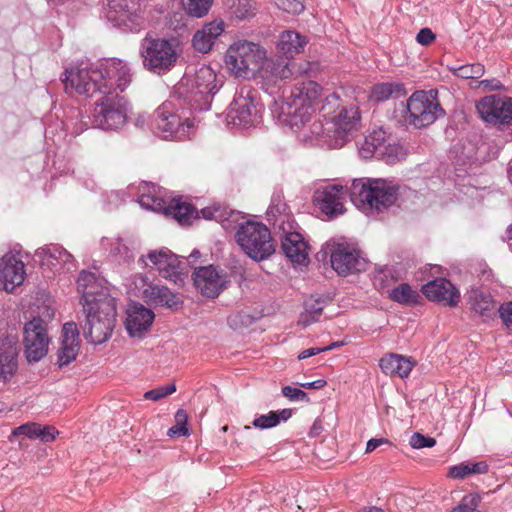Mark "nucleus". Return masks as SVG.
<instances>
[{
    "label": "nucleus",
    "mask_w": 512,
    "mask_h": 512,
    "mask_svg": "<svg viewBox=\"0 0 512 512\" xmlns=\"http://www.w3.org/2000/svg\"><path fill=\"white\" fill-rule=\"evenodd\" d=\"M385 132L382 129L374 130L368 136L360 148V154L363 158H371L382 153L383 147L386 145Z\"/></svg>",
    "instance_id": "58836bf2"
},
{
    "label": "nucleus",
    "mask_w": 512,
    "mask_h": 512,
    "mask_svg": "<svg viewBox=\"0 0 512 512\" xmlns=\"http://www.w3.org/2000/svg\"><path fill=\"white\" fill-rule=\"evenodd\" d=\"M471 310L483 319H490L496 314V302L492 295L482 289H471L468 294Z\"/></svg>",
    "instance_id": "7c9ffc66"
},
{
    "label": "nucleus",
    "mask_w": 512,
    "mask_h": 512,
    "mask_svg": "<svg viewBox=\"0 0 512 512\" xmlns=\"http://www.w3.org/2000/svg\"><path fill=\"white\" fill-rule=\"evenodd\" d=\"M220 86L214 70L202 66L193 75H185L176 86L174 94L188 103L191 109L208 110Z\"/></svg>",
    "instance_id": "20e7f679"
},
{
    "label": "nucleus",
    "mask_w": 512,
    "mask_h": 512,
    "mask_svg": "<svg viewBox=\"0 0 512 512\" xmlns=\"http://www.w3.org/2000/svg\"><path fill=\"white\" fill-rule=\"evenodd\" d=\"M449 70L457 77L463 79H479L485 72L484 65L481 63L465 64L461 66H451Z\"/></svg>",
    "instance_id": "a19ab883"
},
{
    "label": "nucleus",
    "mask_w": 512,
    "mask_h": 512,
    "mask_svg": "<svg viewBox=\"0 0 512 512\" xmlns=\"http://www.w3.org/2000/svg\"><path fill=\"white\" fill-rule=\"evenodd\" d=\"M176 425L168 431L170 436H188L189 429L187 427L188 415L185 410L179 409L175 414Z\"/></svg>",
    "instance_id": "49530a36"
},
{
    "label": "nucleus",
    "mask_w": 512,
    "mask_h": 512,
    "mask_svg": "<svg viewBox=\"0 0 512 512\" xmlns=\"http://www.w3.org/2000/svg\"><path fill=\"white\" fill-rule=\"evenodd\" d=\"M282 394L284 397L288 398L291 401L309 402L310 400L306 392L292 386H284L282 388Z\"/></svg>",
    "instance_id": "4d7b16f0"
},
{
    "label": "nucleus",
    "mask_w": 512,
    "mask_h": 512,
    "mask_svg": "<svg viewBox=\"0 0 512 512\" xmlns=\"http://www.w3.org/2000/svg\"><path fill=\"white\" fill-rule=\"evenodd\" d=\"M471 474H485L488 472L489 466L485 461L469 462Z\"/></svg>",
    "instance_id": "e2e57ef3"
},
{
    "label": "nucleus",
    "mask_w": 512,
    "mask_h": 512,
    "mask_svg": "<svg viewBox=\"0 0 512 512\" xmlns=\"http://www.w3.org/2000/svg\"><path fill=\"white\" fill-rule=\"evenodd\" d=\"M360 111L354 104L342 107L337 114L332 117V128L327 129L333 135V147H342L349 136L358 129L360 125Z\"/></svg>",
    "instance_id": "f3484780"
},
{
    "label": "nucleus",
    "mask_w": 512,
    "mask_h": 512,
    "mask_svg": "<svg viewBox=\"0 0 512 512\" xmlns=\"http://www.w3.org/2000/svg\"><path fill=\"white\" fill-rule=\"evenodd\" d=\"M397 191V185L385 179H356L349 189L338 184L317 189L313 201L322 213L333 218L344 213L343 202L348 194L357 207L381 212L394 204Z\"/></svg>",
    "instance_id": "f257e3e1"
},
{
    "label": "nucleus",
    "mask_w": 512,
    "mask_h": 512,
    "mask_svg": "<svg viewBox=\"0 0 512 512\" xmlns=\"http://www.w3.org/2000/svg\"><path fill=\"white\" fill-rule=\"evenodd\" d=\"M58 431L52 426H42L38 423H26L12 431L13 436L24 435L30 439H39L41 442H50L55 439Z\"/></svg>",
    "instance_id": "473e14b6"
},
{
    "label": "nucleus",
    "mask_w": 512,
    "mask_h": 512,
    "mask_svg": "<svg viewBox=\"0 0 512 512\" xmlns=\"http://www.w3.org/2000/svg\"><path fill=\"white\" fill-rule=\"evenodd\" d=\"M306 66H309V64L307 63ZM267 70L270 72L271 76L276 79L284 80L295 74L307 73L309 68L296 69V64L293 61H287L281 57H277L267 63Z\"/></svg>",
    "instance_id": "c9c22d12"
},
{
    "label": "nucleus",
    "mask_w": 512,
    "mask_h": 512,
    "mask_svg": "<svg viewBox=\"0 0 512 512\" xmlns=\"http://www.w3.org/2000/svg\"><path fill=\"white\" fill-rule=\"evenodd\" d=\"M231 9L234 16L238 19H246L254 15L252 0H235Z\"/></svg>",
    "instance_id": "de8ad7c7"
},
{
    "label": "nucleus",
    "mask_w": 512,
    "mask_h": 512,
    "mask_svg": "<svg viewBox=\"0 0 512 512\" xmlns=\"http://www.w3.org/2000/svg\"><path fill=\"white\" fill-rule=\"evenodd\" d=\"M480 85L483 86V87H486V88H489L490 90H500L502 89L503 85L501 84L500 81L498 80H482L480 82Z\"/></svg>",
    "instance_id": "338daca9"
},
{
    "label": "nucleus",
    "mask_w": 512,
    "mask_h": 512,
    "mask_svg": "<svg viewBox=\"0 0 512 512\" xmlns=\"http://www.w3.org/2000/svg\"><path fill=\"white\" fill-rule=\"evenodd\" d=\"M77 290L81 293L83 308L104 307V303L116 306L115 298L110 294L106 280L96 272L83 270L77 279Z\"/></svg>",
    "instance_id": "4468645a"
},
{
    "label": "nucleus",
    "mask_w": 512,
    "mask_h": 512,
    "mask_svg": "<svg viewBox=\"0 0 512 512\" xmlns=\"http://www.w3.org/2000/svg\"><path fill=\"white\" fill-rule=\"evenodd\" d=\"M389 298L401 305H414L419 302V293L412 289L408 283H400L389 291Z\"/></svg>",
    "instance_id": "ea45409f"
},
{
    "label": "nucleus",
    "mask_w": 512,
    "mask_h": 512,
    "mask_svg": "<svg viewBox=\"0 0 512 512\" xmlns=\"http://www.w3.org/2000/svg\"><path fill=\"white\" fill-rule=\"evenodd\" d=\"M416 40L419 44L427 46L435 40V34L430 28H422L418 32Z\"/></svg>",
    "instance_id": "680f3d73"
},
{
    "label": "nucleus",
    "mask_w": 512,
    "mask_h": 512,
    "mask_svg": "<svg viewBox=\"0 0 512 512\" xmlns=\"http://www.w3.org/2000/svg\"><path fill=\"white\" fill-rule=\"evenodd\" d=\"M468 475H471L469 462L451 466L448 471V476L454 479H463Z\"/></svg>",
    "instance_id": "13d9d810"
},
{
    "label": "nucleus",
    "mask_w": 512,
    "mask_h": 512,
    "mask_svg": "<svg viewBox=\"0 0 512 512\" xmlns=\"http://www.w3.org/2000/svg\"><path fill=\"white\" fill-rule=\"evenodd\" d=\"M129 110L125 96L102 95L95 104L93 124L102 130H118L126 124Z\"/></svg>",
    "instance_id": "9d476101"
},
{
    "label": "nucleus",
    "mask_w": 512,
    "mask_h": 512,
    "mask_svg": "<svg viewBox=\"0 0 512 512\" xmlns=\"http://www.w3.org/2000/svg\"><path fill=\"white\" fill-rule=\"evenodd\" d=\"M19 349L17 342L10 338L0 342V381H10L18 370Z\"/></svg>",
    "instance_id": "393cba45"
},
{
    "label": "nucleus",
    "mask_w": 512,
    "mask_h": 512,
    "mask_svg": "<svg viewBox=\"0 0 512 512\" xmlns=\"http://www.w3.org/2000/svg\"><path fill=\"white\" fill-rule=\"evenodd\" d=\"M236 242L252 259L262 261L275 252L271 232L266 225L256 221H246L238 226Z\"/></svg>",
    "instance_id": "423d86ee"
},
{
    "label": "nucleus",
    "mask_w": 512,
    "mask_h": 512,
    "mask_svg": "<svg viewBox=\"0 0 512 512\" xmlns=\"http://www.w3.org/2000/svg\"><path fill=\"white\" fill-rule=\"evenodd\" d=\"M423 294L434 302L455 307L460 301L459 290L447 279L437 278L422 286Z\"/></svg>",
    "instance_id": "5701e85b"
},
{
    "label": "nucleus",
    "mask_w": 512,
    "mask_h": 512,
    "mask_svg": "<svg viewBox=\"0 0 512 512\" xmlns=\"http://www.w3.org/2000/svg\"><path fill=\"white\" fill-rule=\"evenodd\" d=\"M43 310L44 318L34 316L23 327L24 352L29 363L40 361L48 353V321L54 317V310L49 307Z\"/></svg>",
    "instance_id": "0eeeda50"
},
{
    "label": "nucleus",
    "mask_w": 512,
    "mask_h": 512,
    "mask_svg": "<svg viewBox=\"0 0 512 512\" xmlns=\"http://www.w3.org/2000/svg\"><path fill=\"white\" fill-rule=\"evenodd\" d=\"M224 32V22L212 21L197 30L192 38L193 48L202 54L211 51L216 39Z\"/></svg>",
    "instance_id": "bb28decb"
},
{
    "label": "nucleus",
    "mask_w": 512,
    "mask_h": 512,
    "mask_svg": "<svg viewBox=\"0 0 512 512\" xmlns=\"http://www.w3.org/2000/svg\"><path fill=\"white\" fill-rule=\"evenodd\" d=\"M212 3L213 0H182L186 12L196 18L205 16L209 12Z\"/></svg>",
    "instance_id": "79ce46f5"
},
{
    "label": "nucleus",
    "mask_w": 512,
    "mask_h": 512,
    "mask_svg": "<svg viewBox=\"0 0 512 512\" xmlns=\"http://www.w3.org/2000/svg\"><path fill=\"white\" fill-rule=\"evenodd\" d=\"M407 94L404 84L399 82H386L373 86L371 96L376 101H386L390 98H401Z\"/></svg>",
    "instance_id": "4c0bfd02"
},
{
    "label": "nucleus",
    "mask_w": 512,
    "mask_h": 512,
    "mask_svg": "<svg viewBox=\"0 0 512 512\" xmlns=\"http://www.w3.org/2000/svg\"><path fill=\"white\" fill-rule=\"evenodd\" d=\"M389 441L385 438H372L366 444V453L373 452L376 448L381 446L384 443H388Z\"/></svg>",
    "instance_id": "69168bd1"
},
{
    "label": "nucleus",
    "mask_w": 512,
    "mask_h": 512,
    "mask_svg": "<svg viewBox=\"0 0 512 512\" xmlns=\"http://www.w3.org/2000/svg\"><path fill=\"white\" fill-rule=\"evenodd\" d=\"M193 283L203 296L214 298L225 288V279L213 265L194 269Z\"/></svg>",
    "instance_id": "4be33fe9"
},
{
    "label": "nucleus",
    "mask_w": 512,
    "mask_h": 512,
    "mask_svg": "<svg viewBox=\"0 0 512 512\" xmlns=\"http://www.w3.org/2000/svg\"><path fill=\"white\" fill-rule=\"evenodd\" d=\"M436 444V440L432 437L425 436L419 432H415L410 438V445L414 449H422L426 447H433Z\"/></svg>",
    "instance_id": "6e6d98bb"
},
{
    "label": "nucleus",
    "mask_w": 512,
    "mask_h": 512,
    "mask_svg": "<svg viewBox=\"0 0 512 512\" xmlns=\"http://www.w3.org/2000/svg\"><path fill=\"white\" fill-rule=\"evenodd\" d=\"M175 391L176 385L174 383H171L166 386L157 387L145 392L144 398L152 401H159L160 399L168 395H171Z\"/></svg>",
    "instance_id": "3c124183"
},
{
    "label": "nucleus",
    "mask_w": 512,
    "mask_h": 512,
    "mask_svg": "<svg viewBox=\"0 0 512 512\" xmlns=\"http://www.w3.org/2000/svg\"><path fill=\"white\" fill-rule=\"evenodd\" d=\"M415 364L416 362L411 357L396 353L386 354L379 361V366L384 374L400 378L408 377Z\"/></svg>",
    "instance_id": "c85d7f7f"
},
{
    "label": "nucleus",
    "mask_w": 512,
    "mask_h": 512,
    "mask_svg": "<svg viewBox=\"0 0 512 512\" xmlns=\"http://www.w3.org/2000/svg\"><path fill=\"white\" fill-rule=\"evenodd\" d=\"M307 43L305 36L296 31L287 30L280 34L277 48L286 57H293L303 52Z\"/></svg>",
    "instance_id": "2f4dec72"
},
{
    "label": "nucleus",
    "mask_w": 512,
    "mask_h": 512,
    "mask_svg": "<svg viewBox=\"0 0 512 512\" xmlns=\"http://www.w3.org/2000/svg\"><path fill=\"white\" fill-rule=\"evenodd\" d=\"M80 343V334L76 323H65L62 328L61 346L57 354L59 367L67 366L76 359Z\"/></svg>",
    "instance_id": "b1692460"
},
{
    "label": "nucleus",
    "mask_w": 512,
    "mask_h": 512,
    "mask_svg": "<svg viewBox=\"0 0 512 512\" xmlns=\"http://www.w3.org/2000/svg\"><path fill=\"white\" fill-rule=\"evenodd\" d=\"M331 350V346H325V347H322V348H309V349H306L304 351H302L299 355H298V359H306L308 357H312V356H315L321 352H325V351H329Z\"/></svg>",
    "instance_id": "0e129e2a"
},
{
    "label": "nucleus",
    "mask_w": 512,
    "mask_h": 512,
    "mask_svg": "<svg viewBox=\"0 0 512 512\" xmlns=\"http://www.w3.org/2000/svg\"><path fill=\"white\" fill-rule=\"evenodd\" d=\"M327 303V298L310 296L304 302V311L300 315L299 323L306 327L318 321Z\"/></svg>",
    "instance_id": "f704fd0d"
},
{
    "label": "nucleus",
    "mask_w": 512,
    "mask_h": 512,
    "mask_svg": "<svg viewBox=\"0 0 512 512\" xmlns=\"http://www.w3.org/2000/svg\"><path fill=\"white\" fill-rule=\"evenodd\" d=\"M25 265L18 252L9 251L0 258V283L12 292L25 279Z\"/></svg>",
    "instance_id": "6ab92c4d"
},
{
    "label": "nucleus",
    "mask_w": 512,
    "mask_h": 512,
    "mask_svg": "<svg viewBox=\"0 0 512 512\" xmlns=\"http://www.w3.org/2000/svg\"><path fill=\"white\" fill-rule=\"evenodd\" d=\"M326 384H327V382L324 379H317L313 382L302 383L300 385L306 389H321Z\"/></svg>",
    "instance_id": "774afa93"
},
{
    "label": "nucleus",
    "mask_w": 512,
    "mask_h": 512,
    "mask_svg": "<svg viewBox=\"0 0 512 512\" xmlns=\"http://www.w3.org/2000/svg\"><path fill=\"white\" fill-rule=\"evenodd\" d=\"M267 220L278 229L294 228L295 221L292 217L289 206L284 201L282 192H275L271 197L270 205L267 209Z\"/></svg>",
    "instance_id": "a878e982"
},
{
    "label": "nucleus",
    "mask_w": 512,
    "mask_h": 512,
    "mask_svg": "<svg viewBox=\"0 0 512 512\" xmlns=\"http://www.w3.org/2000/svg\"><path fill=\"white\" fill-rule=\"evenodd\" d=\"M406 153L403 147L397 144H387L383 147L382 153H379L378 156H384L388 163H394L396 161H400L404 159Z\"/></svg>",
    "instance_id": "09e8293b"
},
{
    "label": "nucleus",
    "mask_w": 512,
    "mask_h": 512,
    "mask_svg": "<svg viewBox=\"0 0 512 512\" xmlns=\"http://www.w3.org/2000/svg\"><path fill=\"white\" fill-rule=\"evenodd\" d=\"M86 316L83 327L84 337L94 345L106 342L112 335L116 323V306L104 303V307L90 306L83 308Z\"/></svg>",
    "instance_id": "1a4fd4ad"
},
{
    "label": "nucleus",
    "mask_w": 512,
    "mask_h": 512,
    "mask_svg": "<svg viewBox=\"0 0 512 512\" xmlns=\"http://www.w3.org/2000/svg\"><path fill=\"white\" fill-rule=\"evenodd\" d=\"M176 425L168 431L170 436H188L189 429L187 427L188 415L185 410L179 409L175 414Z\"/></svg>",
    "instance_id": "a18cd8bd"
},
{
    "label": "nucleus",
    "mask_w": 512,
    "mask_h": 512,
    "mask_svg": "<svg viewBox=\"0 0 512 512\" xmlns=\"http://www.w3.org/2000/svg\"><path fill=\"white\" fill-rule=\"evenodd\" d=\"M111 253L123 262H130L134 259L133 252L119 239L112 246Z\"/></svg>",
    "instance_id": "864d4df0"
},
{
    "label": "nucleus",
    "mask_w": 512,
    "mask_h": 512,
    "mask_svg": "<svg viewBox=\"0 0 512 512\" xmlns=\"http://www.w3.org/2000/svg\"><path fill=\"white\" fill-rule=\"evenodd\" d=\"M266 60V51L258 43L239 40L227 50L226 65L239 77H247L259 70Z\"/></svg>",
    "instance_id": "6e6552de"
},
{
    "label": "nucleus",
    "mask_w": 512,
    "mask_h": 512,
    "mask_svg": "<svg viewBox=\"0 0 512 512\" xmlns=\"http://www.w3.org/2000/svg\"><path fill=\"white\" fill-rule=\"evenodd\" d=\"M36 253L42 257L44 264L57 270L69 272L76 267L73 256L61 246H45L38 249Z\"/></svg>",
    "instance_id": "cd10ccee"
},
{
    "label": "nucleus",
    "mask_w": 512,
    "mask_h": 512,
    "mask_svg": "<svg viewBox=\"0 0 512 512\" xmlns=\"http://www.w3.org/2000/svg\"><path fill=\"white\" fill-rule=\"evenodd\" d=\"M153 125L162 138L182 140L188 136L193 122L177 113L172 101H165L154 111Z\"/></svg>",
    "instance_id": "f8f14e48"
},
{
    "label": "nucleus",
    "mask_w": 512,
    "mask_h": 512,
    "mask_svg": "<svg viewBox=\"0 0 512 512\" xmlns=\"http://www.w3.org/2000/svg\"><path fill=\"white\" fill-rule=\"evenodd\" d=\"M498 312L503 323L512 331V302L502 304Z\"/></svg>",
    "instance_id": "052dcab7"
},
{
    "label": "nucleus",
    "mask_w": 512,
    "mask_h": 512,
    "mask_svg": "<svg viewBox=\"0 0 512 512\" xmlns=\"http://www.w3.org/2000/svg\"><path fill=\"white\" fill-rule=\"evenodd\" d=\"M227 117L234 126L243 128L259 122L260 107L256 102V91L251 86H242L236 91Z\"/></svg>",
    "instance_id": "ddd939ff"
},
{
    "label": "nucleus",
    "mask_w": 512,
    "mask_h": 512,
    "mask_svg": "<svg viewBox=\"0 0 512 512\" xmlns=\"http://www.w3.org/2000/svg\"><path fill=\"white\" fill-rule=\"evenodd\" d=\"M154 313L141 304L134 305L127 314L126 329L131 336H140L153 323Z\"/></svg>",
    "instance_id": "c756f323"
},
{
    "label": "nucleus",
    "mask_w": 512,
    "mask_h": 512,
    "mask_svg": "<svg viewBox=\"0 0 512 512\" xmlns=\"http://www.w3.org/2000/svg\"><path fill=\"white\" fill-rule=\"evenodd\" d=\"M166 215L171 216L181 225H189L192 219L198 218V212L193 205L177 199L168 203Z\"/></svg>",
    "instance_id": "e433bc0d"
},
{
    "label": "nucleus",
    "mask_w": 512,
    "mask_h": 512,
    "mask_svg": "<svg viewBox=\"0 0 512 512\" xmlns=\"http://www.w3.org/2000/svg\"><path fill=\"white\" fill-rule=\"evenodd\" d=\"M476 108L487 123H512V98H502L499 95L485 96L477 103Z\"/></svg>",
    "instance_id": "a211bd4d"
},
{
    "label": "nucleus",
    "mask_w": 512,
    "mask_h": 512,
    "mask_svg": "<svg viewBox=\"0 0 512 512\" xmlns=\"http://www.w3.org/2000/svg\"><path fill=\"white\" fill-rule=\"evenodd\" d=\"M330 262L340 276L359 273L366 269L367 261L360 251L348 243H335L331 248Z\"/></svg>",
    "instance_id": "2eb2a0df"
},
{
    "label": "nucleus",
    "mask_w": 512,
    "mask_h": 512,
    "mask_svg": "<svg viewBox=\"0 0 512 512\" xmlns=\"http://www.w3.org/2000/svg\"><path fill=\"white\" fill-rule=\"evenodd\" d=\"M147 258L157 267L159 273L174 283L182 282L186 274L182 262L178 256L167 248L152 250L147 254Z\"/></svg>",
    "instance_id": "aec40b11"
},
{
    "label": "nucleus",
    "mask_w": 512,
    "mask_h": 512,
    "mask_svg": "<svg viewBox=\"0 0 512 512\" xmlns=\"http://www.w3.org/2000/svg\"><path fill=\"white\" fill-rule=\"evenodd\" d=\"M278 5L286 12L299 14L304 10L302 0H278Z\"/></svg>",
    "instance_id": "bf43d9fd"
},
{
    "label": "nucleus",
    "mask_w": 512,
    "mask_h": 512,
    "mask_svg": "<svg viewBox=\"0 0 512 512\" xmlns=\"http://www.w3.org/2000/svg\"><path fill=\"white\" fill-rule=\"evenodd\" d=\"M140 56L147 71L163 75L175 67L179 53L174 40L147 36L141 41Z\"/></svg>",
    "instance_id": "39448f33"
},
{
    "label": "nucleus",
    "mask_w": 512,
    "mask_h": 512,
    "mask_svg": "<svg viewBox=\"0 0 512 512\" xmlns=\"http://www.w3.org/2000/svg\"><path fill=\"white\" fill-rule=\"evenodd\" d=\"M252 424L259 429H269L278 425V419L274 415V411H270L268 414L256 417Z\"/></svg>",
    "instance_id": "5fc2aeb1"
},
{
    "label": "nucleus",
    "mask_w": 512,
    "mask_h": 512,
    "mask_svg": "<svg viewBox=\"0 0 512 512\" xmlns=\"http://www.w3.org/2000/svg\"><path fill=\"white\" fill-rule=\"evenodd\" d=\"M344 107L341 103L340 96L333 92L327 95L320 108V112L325 118H330L339 112V110Z\"/></svg>",
    "instance_id": "c03bdc74"
},
{
    "label": "nucleus",
    "mask_w": 512,
    "mask_h": 512,
    "mask_svg": "<svg viewBox=\"0 0 512 512\" xmlns=\"http://www.w3.org/2000/svg\"><path fill=\"white\" fill-rule=\"evenodd\" d=\"M106 17L115 26H125L139 31L144 23L139 13V4L133 0H107Z\"/></svg>",
    "instance_id": "dca6fc26"
},
{
    "label": "nucleus",
    "mask_w": 512,
    "mask_h": 512,
    "mask_svg": "<svg viewBox=\"0 0 512 512\" xmlns=\"http://www.w3.org/2000/svg\"><path fill=\"white\" fill-rule=\"evenodd\" d=\"M141 207L154 212H161L166 215L168 203L159 197L150 194H141L138 198Z\"/></svg>",
    "instance_id": "37998d69"
},
{
    "label": "nucleus",
    "mask_w": 512,
    "mask_h": 512,
    "mask_svg": "<svg viewBox=\"0 0 512 512\" xmlns=\"http://www.w3.org/2000/svg\"><path fill=\"white\" fill-rule=\"evenodd\" d=\"M254 318L244 312L234 313L227 318L228 325L233 329H239L241 327H246L253 323Z\"/></svg>",
    "instance_id": "603ef678"
},
{
    "label": "nucleus",
    "mask_w": 512,
    "mask_h": 512,
    "mask_svg": "<svg viewBox=\"0 0 512 512\" xmlns=\"http://www.w3.org/2000/svg\"><path fill=\"white\" fill-rule=\"evenodd\" d=\"M409 123L415 128H422L434 123L445 111L437 98V91H416L406 104Z\"/></svg>",
    "instance_id": "9b49d317"
},
{
    "label": "nucleus",
    "mask_w": 512,
    "mask_h": 512,
    "mask_svg": "<svg viewBox=\"0 0 512 512\" xmlns=\"http://www.w3.org/2000/svg\"><path fill=\"white\" fill-rule=\"evenodd\" d=\"M322 87L315 81H303L294 85L289 96L275 102L279 119L291 127H299L310 120L312 106L322 95Z\"/></svg>",
    "instance_id": "7ed1b4c3"
},
{
    "label": "nucleus",
    "mask_w": 512,
    "mask_h": 512,
    "mask_svg": "<svg viewBox=\"0 0 512 512\" xmlns=\"http://www.w3.org/2000/svg\"><path fill=\"white\" fill-rule=\"evenodd\" d=\"M296 226L297 224H294V228L287 226L284 229H279L282 232L280 236L281 249L293 263L306 264L308 262L309 246L303 236L296 230Z\"/></svg>",
    "instance_id": "412c9836"
},
{
    "label": "nucleus",
    "mask_w": 512,
    "mask_h": 512,
    "mask_svg": "<svg viewBox=\"0 0 512 512\" xmlns=\"http://www.w3.org/2000/svg\"><path fill=\"white\" fill-rule=\"evenodd\" d=\"M144 296L151 303L168 308L177 307L181 303L178 296L165 286L150 285L144 290Z\"/></svg>",
    "instance_id": "72a5a7b5"
},
{
    "label": "nucleus",
    "mask_w": 512,
    "mask_h": 512,
    "mask_svg": "<svg viewBox=\"0 0 512 512\" xmlns=\"http://www.w3.org/2000/svg\"><path fill=\"white\" fill-rule=\"evenodd\" d=\"M134 72L131 65L119 58L105 59L90 67H75L65 70L63 79L65 92L73 95L93 97L96 93L124 96L132 84Z\"/></svg>",
    "instance_id": "f03ea898"
},
{
    "label": "nucleus",
    "mask_w": 512,
    "mask_h": 512,
    "mask_svg": "<svg viewBox=\"0 0 512 512\" xmlns=\"http://www.w3.org/2000/svg\"><path fill=\"white\" fill-rule=\"evenodd\" d=\"M479 503L478 495L469 494L464 496L459 505L453 508L451 512H479L477 509Z\"/></svg>",
    "instance_id": "8fccbe9b"
}]
</instances>
